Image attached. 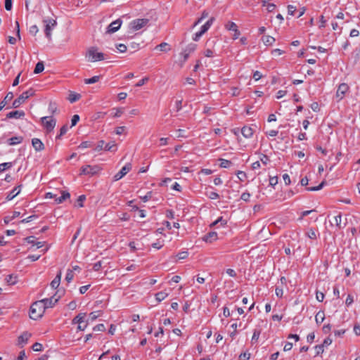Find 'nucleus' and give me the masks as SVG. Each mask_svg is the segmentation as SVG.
Here are the masks:
<instances>
[{
  "label": "nucleus",
  "instance_id": "338daca9",
  "mask_svg": "<svg viewBox=\"0 0 360 360\" xmlns=\"http://www.w3.org/2000/svg\"><path fill=\"white\" fill-rule=\"evenodd\" d=\"M99 311H93L89 314V319L91 321H95L99 316L100 314H98Z\"/></svg>",
  "mask_w": 360,
  "mask_h": 360
},
{
  "label": "nucleus",
  "instance_id": "09e8293b",
  "mask_svg": "<svg viewBox=\"0 0 360 360\" xmlns=\"http://www.w3.org/2000/svg\"><path fill=\"white\" fill-rule=\"evenodd\" d=\"M188 256V252L187 251H182L179 252L176 255V257L178 259H184Z\"/></svg>",
  "mask_w": 360,
  "mask_h": 360
},
{
  "label": "nucleus",
  "instance_id": "ddd939ff",
  "mask_svg": "<svg viewBox=\"0 0 360 360\" xmlns=\"http://www.w3.org/2000/svg\"><path fill=\"white\" fill-rule=\"evenodd\" d=\"M122 23V20L117 19L116 20L112 22L107 27L106 32L108 34H112L117 32L121 27Z\"/></svg>",
  "mask_w": 360,
  "mask_h": 360
},
{
  "label": "nucleus",
  "instance_id": "c9c22d12",
  "mask_svg": "<svg viewBox=\"0 0 360 360\" xmlns=\"http://www.w3.org/2000/svg\"><path fill=\"white\" fill-rule=\"evenodd\" d=\"M100 78H101V76L96 75V76L92 77L91 78L85 79L84 83L86 84H94V83L98 82Z\"/></svg>",
  "mask_w": 360,
  "mask_h": 360
},
{
  "label": "nucleus",
  "instance_id": "412c9836",
  "mask_svg": "<svg viewBox=\"0 0 360 360\" xmlns=\"http://www.w3.org/2000/svg\"><path fill=\"white\" fill-rule=\"evenodd\" d=\"M214 21V18H210L200 28V32L204 34L212 26Z\"/></svg>",
  "mask_w": 360,
  "mask_h": 360
},
{
  "label": "nucleus",
  "instance_id": "052dcab7",
  "mask_svg": "<svg viewBox=\"0 0 360 360\" xmlns=\"http://www.w3.org/2000/svg\"><path fill=\"white\" fill-rule=\"evenodd\" d=\"M277 184H278V177L277 176H270L269 185L274 187Z\"/></svg>",
  "mask_w": 360,
  "mask_h": 360
},
{
  "label": "nucleus",
  "instance_id": "2eb2a0df",
  "mask_svg": "<svg viewBox=\"0 0 360 360\" xmlns=\"http://www.w3.org/2000/svg\"><path fill=\"white\" fill-rule=\"evenodd\" d=\"M25 112L22 110H15V111H11V112H8L6 115V118L20 119V118H22L25 116Z\"/></svg>",
  "mask_w": 360,
  "mask_h": 360
},
{
  "label": "nucleus",
  "instance_id": "4be33fe9",
  "mask_svg": "<svg viewBox=\"0 0 360 360\" xmlns=\"http://www.w3.org/2000/svg\"><path fill=\"white\" fill-rule=\"evenodd\" d=\"M61 279V271H60L58 274L56 276L54 279L51 283V286L53 289H56L58 288Z\"/></svg>",
  "mask_w": 360,
  "mask_h": 360
},
{
  "label": "nucleus",
  "instance_id": "a878e982",
  "mask_svg": "<svg viewBox=\"0 0 360 360\" xmlns=\"http://www.w3.org/2000/svg\"><path fill=\"white\" fill-rule=\"evenodd\" d=\"M31 336V334L27 333V332H25L23 333L20 336H19L18 338V344L19 345H21V344H26L28 341V339L30 338Z\"/></svg>",
  "mask_w": 360,
  "mask_h": 360
},
{
  "label": "nucleus",
  "instance_id": "4c0bfd02",
  "mask_svg": "<svg viewBox=\"0 0 360 360\" xmlns=\"http://www.w3.org/2000/svg\"><path fill=\"white\" fill-rule=\"evenodd\" d=\"M205 194L207 198L212 200H216L219 198V195L214 191H207Z\"/></svg>",
  "mask_w": 360,
  "mask_h": 360
},
{
  "label": "nucleus",
  "instance_id": "a211bd4d",
  "mask_svg": "<svg viewBox=\"0 0 360 360\" xmlns=\"http://www.w3.org/2000/svg\"><path fill=\"white\" fill-rule=\"evenodd\" d=\"M217 239V233L214 231L207 233L203 237V240L205 241L206 243H212L213 241L216 240Z\"/></svg>",
  "mask_w": 360,
  "mask_h": 360
},
{
  "label": "nucleus",
  "instance_id": "f257e3e1",
  "mask_svg": "<svg viewBox=\"0 0 360 360\" xmlns=\"http://www.w3.org/2000/svg\"><path fill=\"white\" fill-rule=\"evenodd\" d=\"M45 311L44 307L42 306V302L37 301L34 302L30 309V317L33 320H37L41 318Z\"/></svg>",
  "mask_w": 360,
  "mask_h": 360
},
{
  "label": "nucleus",
  "instance_id": "c756f323",
  "mask_svg": "<svg viewBox=\"0 0 360 360\" xmlns=\"http://www.w3.org/2000/svg\"><path fill=\"white\" fill-rule=\"evenodd\" d=\"M334 222L338 229H342L344 226H342V214L340 213L334 217Z\"/></svg>",
  "mask_w": 360,
  "mask_h": 360
},
{
  "label": "nucleus",
  "instance_id": "aec40b11",
  "mask_svg": "<svg viewBox=\"0 0 360 360\" xmlns=\"http://www.w3.org/2000/svg\"><path fill=\"white\" fill-rule=\"evenodd\" d=\"M70 194L68 191H63L61 192V195L60 197H56L55 201L56 202V203L60 204L62 203L65 200L70 198Z\"/></svg>",
  "mask_w": 360,
  "mask_h": 360
},
{
  "label": "nucleus",
  "instance_id": "39448f33",
  "mask_svg": "<svg viewBox=\"0 0 360 360\" xmlns=\"http://www.w3.org/2000/svg\"><path fill=\"white\" fill-rule=\"evenodd\" d=\"M41 122L46 130L50 132L53 130L56 120L53 116H45L41 118Z\"/></svg>",
  "mask_w": 360,
  "mask_h": 360
},
{
  "label": "nucleus",
  "instance_id": "49530a36",
  "mask_svg": "<svg viewBox=\"0 0 360 360\" xmlns=\"http://www.w3.org/2000/svg\"><path fill=\"white\" fill-rule=\"evenodd\" d=\"M86 199V196L84 195H81L78 197L77 198V206L79 207H84V201Z\"/></svg>",
  "mask_w": 360,
  "mask_h": 360
},
{
  "label": "nucleus",
  "instance_id": "0eeeda50",
  "mask_svg": "<svg viewBox=\"0 0 360 360\" xmlns=\"http://www.w3.org/2000/svg\"><path fill=\"white\" fill-rule=\"evenodd\" d=\"M101 170V168L97 165H86L82 166L80 169V175H90L93 176L97 174Z\"/></svg>",
  "mask_w": 360,
  "mask_h": 360
},
{
  "label": "nucleus",
  "instance_id": "20e7f679",
  "mask_svg": "<svg viewBox=\"0 0 360 360\" xmlns=\"http://www.w3.org/2000/svg\"><path fill=\"white\" fill-rule=\"evenodd\" d=\"M34 94V90L32 88L27 91L23 92L18 98L15 99L13 102V107L15 108H18L22 103H23L27 98L32 96Z\"/></svg>",
  "mask_w": 360,
  "mask_h": 360
},
{
  "label": "nucleus",
  "instance_id": "c03bdc74",
  "mask_svg": "<svg viewBox=\"0 0 360 360\" xmlns=\"http://www.w3.org/2000/svg\"><path fill=\"white\" fill-rule=\"evenodd\" d=\"M73 272L70 269H68L66 275H65V280L67 282L70 283L73 279Z\"/></svg>",
  "mask_w": 360,
  "mask_h": 360
},
{
  "label": "nucleus",
  "instance_id": "e2e57ef3",
  "mask_svg": "<svg viewBox=\"0 0 360 360\" xmlns=\"http://www.w3.org/2000/svg\"><path fill=\"white\" fill-rule=\"evenodd\" d=\"M79 120V116L78 115H73L71 120V127L75 126Z\"/></svg>",
  "mask_w": 360,
  "mask_h": 360
},
{
  "label": "nucleus",
  "instance_id": "e433bc0d",
  "mask_svg": "<svg viewBox=\"0 0 360 360\" xmlns=\"http://www.w3.org/2000/svg\"><path fill=\"white\" fill-rule=\"evenodd\" d=\"M12 166L13 163L10 162L0 164V172H3L6 169H10Z\"/></svg>",
  "mask_w": 360,
  "mask_h": 360
},
{
  "label": "nucleus",
  "instance_id": "37998d69",
  "mask_svg": "<svg viewBox=\"0 0 360 360\" xmlns=\"http://www.w3.org/2000/svg\"><path fill=\"white\" fill-rule=\"evenodd\" d=\"M196 47H197V45L195 44L191 43L186 47L184 51H186V52H188L191 54L196 49Z\"/></svg>",
  "mask_w": 360,
  "mask_h": 360
},
{
  "label": "nucleus",
  "instance_id": "9b49d317",
  "mask_svg": "<svg viewBox=\"0 0 360 360\" xmlns=\"http://www.w3.org/2000/svg\"><path fill=\"white\" fill-rule=\"evenodd\" d=\"M349 87L346 83H342L338 86L335 94L338 101H341L344 98L345 94L349 91Z\"/></svg>",
  "mask_w": 360,
  "mask_h": 360
},
{
  "label": "nucleus",
  "instance_id": "f3484780",
  "mask_svg": "<svg viewBox=\"0 0 360 360\" xmlns=\"http://www.w3.org/2000/svg\"><path fill=\"white\" fill-rule=\"evenodd\" d=\"M253 133H254V130L250 127L244 126L241 129V134L246 139L251 138L252 136V135H253Z\"/></svg>",
  "mask_w": 360,
  "mask_h": 360
},
{
  "label": "nucleus",
  "instance_id": "864d4df0",
  "mask_svg": "<svg viewBox=\"0 0 360 360\" xmlns=\"http://www.w3.org/2000/svg\"><path fill=\"white\" fill-rule=\"evenodd\" d=\"M250 193H248L247 191L243 193L240 195V199L245 202H248L250 200Z\"/></svg>",
  "mask_w": 360,
  "mask_h": 360
},
{
  "label": "nucleus",
  "instance_id": "ea45409f",
  "mask_svg": "<svg viewBox=\"0 0 360 360\" xmlns=\"http://www.w3.org/2000/svg\"><path fill=\"white\" fill-rule=\"evenodd\" d=\"M325 181H322L319 186H313V187H308L307 188V191H319L321 189H322V188L325 185Z\"/></svg>",
  "mask_w": 360,
  "mask_h": 360
},
{
  "label": "nucleus",
  "instance_id": "6e6552de",
  "mask_svg": "<svg viewBox=\"0 0 360 360\" xmlns=\"http://www.w3.org/2000/svg\"><path fill=\"white\" fill-rule=\"evenodd\" d=\"M60 298V295H57V292H56L51 297L44 298L39 301L42 302V306L44 307V309H46L53 307L58 302Z\"/></svg>",
  "mask_w": 360,
  "mask_h": 360
},
{
  "label": "nucleus",
  "instance_id": "603ef678",
  "mask_svg": "<svg viewBox=\"0 0 360 360\" xmlns=\"http://www.w3.org/2000/svg\"><path fill=\"white\" fill-rule=\"evenodd\" d=\"M105 147V142L104 141L101 140L98 142V144L95 148V150L96 151H101L103 149H104Z\"/></svg>",
  "mask_w": 360,
  "mask_h": 360
},
{
  "label": "nucleus",
  "instance_id": "1a4fd4ad",
  "mask_svg": "<svg viewBox=\"0 0 360 360\" xmlns=\"http://www.w3.org/2000/svg\"><path fill=\"white\" fill-rule=\"evenodd\" d=\"M149 20L147 18L136 19L131 22L130 26L131 29L137 31L146 26Z\"/></svg>",
  "mask_w": 360,
  "mask_h": 360
},
{
  "label": "nucleus",
  "instance_id": "dca6fc26",
  "mask_svg": "<svg viewBox=\"0 0 360 360\" xmlns=\"http://www.w3.org/2000/svg\"><path fill=\"white\" fill-rule=\"evenodd\" d=\"M25 240L27 243L32 244L34 246H36L37 248H41L44 246V242L41 241H35V237L34 236H28L25 238Z\"/></svg>",
  "mask_w": 360,
  "mask_h": 360
},
{
  "label": "nucleus",
  "instance_id": "f03ea898",
  "mask_svg": "<svg viewBox=\"0 0 360 360\" xmlns=\"http://www.w3.org/2000/svg\"><path fill=\"white\" fill-rule=\"evenodd\" d=\"M86 58L89 62H96L103 60L105 59L104 54L98 51L96 47H91L86 53Z\"/></svg>",
  "mask_w": 360,
  "mask_h": 360
},
{
  "label": "nucleus",
  "instance_id": "f704fd0d",
  "mask_svg": "<svg viewBox=\"0 0 360 360\" xmlns=\"http://www.w3.org/2000/svg\"><path fill=\"white\" fill-rule=\"evenodd\" d=\"M262 41L266 45H271L275 41V39L273 37L266 35L262 37Z\"/></svg>",
  "mask_w": 360,
  "mask_h": 360
},
{
  "label": "nucleus",
  "instance_id": "cd10ccee",
  "mask_svg": "<svg viewBox=\"0 0 360 360\" xmlns=\"http://www.w3.org/2000/svg\"><path fill=\"white\" fill-rule=\"evenodd\" d=\"M325 319V314L323 311H319L315 316V321L317 324H321Z\"/></svg>",
  "mask_w": 360,
  "mask_h": 360
},
{
  "label": "nucleus",
  "instance_id": "6ab92c4d",
  "mask_svg": "<svg viewBox=\"0 0 360 360\" xmlns=\"http://www.w3.org/2000/svg\"><path fill=\"white\" fill-rule=\"evenodd\" d=\"M22 185H19L15 186L6 196L7 200H13L16 195H18L20 192V188Z\"/></svg>",
  "mask_w": 360,
  "mask_h": 360
},
{
  "label": "nucleus",
  "instance_id": "680f3d73",
  "mask_svg": "<svg viewBox=\"0 0 360 360\" xmlns=\"http://www.w3.org/2000/svg\"><path fill=\"white\" fill-rule=\"evenodd\" d=\"M93 330L94 331H104L105 330V327L103 323H100L94 326Z\"/></svg>",
  "mask_w": 360,
  "mask_h": 360
},
{
  "label": "nucleus",
  "instance_id": "7c9ffc66",
  "mask_svg": "<svg viewBox=\"0 0 360 360\" xmlns=\"http://www.w3.org/2000/svg\"><path fill=\"white\" fill-rule=\"evenodd\" d=\"M81 98V95L77 93L72 92L70 94L68 100L70 103H75Z\"/></svg>",
  "mask_w": 360,
  "mask_h": 360
},
{
  "label": "nucleus",
  "instance_id": "13d9d810",
  "mask_svg": "<svg viewBox=\"0 0 360 360\" xmlns=\"http://www.w3.org/2000/svg\"><path fill=\"white\" fill-rule=\"evenodd\" d=\"M141 199L144 202H147L151 198H152V192L151 191H148L146 195L144 196H141L140 197Z\"/></svg>",
  "mask_w": 360,
  "mask_h": 360
},
{
  "label": "nucleus",
  "instance_id": "3c124183",
  "mask_svg": "<svg viewBox=\"0 0 360 360\" xmlns=\"http://www.w3.org/2000/svg\"><path fill=\"white\" fill-rule=\"evenodd\" d=\"M68 130V126L65 124V125H63L60 129V134L58 136H56L57 139H59L60 136H63L64 134H65L67 133Z\"/></svg>",
  "mask_w": 360,
  "mask_h": 360
},
{
  "label": "nucleus",
  "instance_id": "a19ab883",
  "mask_svg": "<svg viewBox=\"0 0 360 360\" xmlns=\"http://www.w3.org/2000/svg\"><path fill=\"white\" fill-rule=\"evenodd\" d=\"M306 236L311 239H316V232L314 229H309L307 231Z\"/></svg>",
  "mask_w": 360,
  "mask_h": 360
},
{
  "label": "nucleus",
  "instance_id": "f8f14e48",
  "mask_svg": "<svg viewBox=\"0 0 360 360\" xmlns=\"http://www.w3.org/2000/svg\"><path fill=\"white\" fill-rule=\"evenodd\" d=\"M225 28L229 31H232L234 32V34L233 35V39H237L239 37V36L240 35V32L238 29L237 25L233 22H231V21L228 22L225 25Z\"/></svg>",
  "mask_w": 360,
  "mask_h": 360
},
{
  "label": "nucleus",
  "instance_id": "de8ad7c7",
  "mask_svg": "<svg viewBox=\"0 0 360 360\" xmlns=\"http://www.w3.org/2000/svg\"><path fill=\"white\" fill-rule=\"evenodd\" d=\"M314 349L316 350V355H319V354H322L324 351L323 345H322L321 344L316 345L314 347Z\"/></svg>",
  "mask_w": 360,
  "mask_h": 360
},
{
  "label": "nucleus",
  "instance_id": "72a5a7b5",
  "mask_svg": "<svg viewBox=\"0 0 360 360\" xmlns=\"http://www.w3.org/2000/svg\"><path fill=\"white\" fill-rule=\"evenodd\" d=\"M44 70V63L42 61H39L37 63L34 70V72L35 74H39V73L43 72Z\"/></svg>",
  "mask_w": 360,
  "mask_h": 360
},
{
  "label": "nucleus",
  "instance_id": "a18cd8bd",
  "mask_svg": "<svg viewBox=\"0 0 360 360\" xmlns=\"http://www.w3.org/2000/svg\"><path fill=\"white\" fill-rule=\"evenodd\" d=\"M114 148H116L115 142L108 143L105 145L104 150L107 151H111L113 150Z\"/></svg>",
  "mask_w": 360,
  "mask_h": 360
},
{
  "label": "nucleus",
  "instance_id": "4468645a",
  "mask_svg": "<svg viewBox=\"0 0 360 360\" xmlns=\"http://www.w3.org/2000/svg\"><path fill=\"white\" fill-rule=\"evenodd\" d=\"M32 145L34 150L37 152L42 151L44 149V144L42 141L37 138H34L32 139Z\"/></svg>",
  "mask_w": 360,
  "mask_h": 360
},
{
  "label": "nucleus",
  "instance_id": "473e14b6",
  "mask_svg": "<svg viewBox=\"0 0 360 360\" xmlns=\"http://www.w3.org/2000/svg\"><path fill=\"white\" fill-rule=\"evenodd\" d=\"M6 281L9 285H15L17 283V276L13 274L8 275L6 278Z\"/></svg>",
  "mask_w": 360,
  "mask_h": 360
},
{
  "label": "nucleus",
  "instance_id": "b1692460",
  "mask_svg": "<svg viewBox=\"0 0 360 360\" xmlns=\"http://www.w3.org/2000/svg\"><path fill=\"white\" fill-rule=\"evenodd\" d=\"M23 137L22 136H13L8 139V143L10 146H14L16 144H20L22 142Z\"/></svg>",
  "mask_w": 360,
  "mask_h": 360
},
{
  "label": "nucleus",
  "instance_id": "393cba45",
  "mask_svg": "<svg viewBox=\"0 0 360 360\" xmlns=\"http://www.w3.org/2000/svg\"><path fill=\"white\" fill-rule=\"evenodd\" d=\"M13 98V94L12 92H8L4 99L0 103V111L3 109V108L5 107V105H6V103L10 101L11 100H12V98Z\"/></svg>",
  "mask_w": 360,
  "mask_h": 360
},
{
  "label": "nucleus",
  "instance_id": "58836bf2",
  "mask_svg": "<svg viewBox=\"0 0 360 360\" xmlns=\"http://www.w3.org/2000/svg\"><path fill=\"white\" fill-rule=\"evenodd\" d=\"M227 223V221L224 219L222 217H219L216 221H214L211 226H215L218 224H220L221 226H224Z\"/></svg>",
  "mask_w": 360,
  "mask_h": 360
},
{
  "label": "nucleus",
  "instance_id": "bf43d9fd",
  "mask_svg": "<svg viewBox=\"0 0 360 360\" xmlns=\"http://www.w3.org/2000/svg\"><path fill=\"white\" fill-rule=\"evenodd\" d=\"M297 8L295 6L292 5H288V13L290 15H293L295 14V12L296 11Z\"/></svg>",
  "mask_w": 360,
  "mask_h": 360
},
{
  "label": "nucleus",
  "instance_id": "0e129e2a",
  "mask_svg": "<svg viewBox=\"0 0 360 360\" xmlns=\"http://www.w3.org/2000/svg\"><path fill=\"white\" fill-rule=\"evenodd\" d=\"M117 49L120 53H124L127 51V46L124 44H119L117 45Z\"/></svg>",
  "mask_w": 360,
  "mask_h": 360
},
{
  "label": "nucleus",
  "instance_id": "c85d7f7f",
  "mask_svg": "<svg viewBox=\"0 0 360 360\" xmlns=\"http://www.w3.org/2000/svg\"><path fill=\"white\" fill-rule=\"evenodd\" d=\"M155 296L156 300L158 302H160L164 300L168 296V293L166 292L165 291H161V292H157Z\"/></svg>",
  "mask_w": 360,
  "mask_h": 360
},
{
  "label": "nucleus",
  "instance_id": "423d86ee",
  "mask_svg": "<svg viewBox=\"0 0 360 360\" xmlns=\"http://www.w3.org/2000/svg\"><path fill=\"white\" fill-rule=\"evenodd\" d=\"M43 22L45 25V35L48 39H51V30L56 26V20L52 18L44 19Z\"/></svg>",
  "mask_w": 360,
  "mask_h": 360
},
{
  "label": "nucleus",
  "instance_id": "6e6d98bb",
  "mask_svg": "<svg viewBox=\"0 0 360 360\" xmlns=\"http://www.w3.org/2000/svg\"><path fill=\"white\" fill-rule=\"evenodd\" d=\"M56 110H57L56 105L53 103H50L49 105V111L51 114H53L56 112Z\"/></svg>",
  "mask_w": 360,
  "mask_h": 360
},
{
  "label": "nucleus",
  "instance_id": "5701e85b",
  "mask_svg": "<svg viewBox=\"0 0 360 360\" xmlns=\"http://www.w3.org/2000/svg\"><path fill=\"white\" fill-rule=\"evenodd\" d=\"M86 317L85 313H79L77 315L72 321V324H79L84 322V319Z\"/></svg>",
  "mask_w": 360,
  "mask_h": 360
},
{
  "label": "nucleus",
  "instance_id": "5fc2aeb1",
  "mask_svg": "<svg viewBox=\"0 0 360 360\" xmlns=\"http://www.w3.org/2000/svg\"><path fill=\"white\" fill-rule=\"evenodd\" d=\"M260 161L263 165H266L270 161L269 157L266 155L262 154L260 157Z\"/></svg>",
  "mask_w": 360,
  "mask_h": 360
},
{
  "label": "nucleus",
  "instance_id": "2f4dec72",
  "mask_svg": "<svg viewBox=\"0 0 360 360\" xmlns=\"http://www.w3.org/2000/svg\"><path fill=\"white\" fill-rule=\"evenodd\" d=\"M260 334H261V330H259V329L254 330L253 335H252V340H251L252 344H255L256 342H257Z\"/></svg>",
  "mask_w": 360,
  "mask_h": 360
},
{
  "label": "nucleus",
  "instance_id": "9d476101",
  "mask_svg": "<svg viewBox=\"0 0 360 360\" xmlns=\"http://www.w3.org/2000/svg\"><path fill=\"white\" fill-rule=\"evenodd\" d=\"M132 165L131 163H127L120 172L115 174L113 176V181H117L124 176L128 172L131 171Z\"/></svg>",
  "mask_w": 360,
  "mask_h": 360
},
{
  "label": "nucleus",
  "instance_id": "4d7b16f0",
  "mask_svg": "<svg viewBox=\"0 0 360 360\" xmlns=\"http://www.w3.org/2000/svg\"><path fill=\"white\" fill-rule=\"evenodd\" d=\"M42 348H43V346L41 344L39 343V342H35L33 345H32V349L34 351H36V352H39V351H41L42 350Z\"/></svg>",
  "mask_w": 360,
  "mask_h": 360
},
{
  "label": "nucleus",
  "instance_id": "774afa93",
  "mask_svg": "<svg viewBox=\"0 0 360 360\" xmlns=\"http://www.w3.org/2000/svg\"><path fill=\"white\" fill-rule=\"evenodd\" d=\"M38 31H39L38 27L35 25H32L30 27V33L33 35H36V34L38 32Z\"/></svg>",
  "mask_w": 360,
  "mask_h": 360
},
{
  "label": "nucleus",
  "instance_id": "7ed1b4c3",
  "mask_svg": "<svg viewBox=\"0 0 360 360\" xmlns=\"http://www.w3.org/2000/svg\"><path fill=\"white\" fill-rule=\"evenodd\" d=\"M217 42L216 37L210 38L205 43V49L203 51V54L205 57L212 58L216 56L214 47Z\"/></svg>",
  "mask_w": 360,
  "mask_h": 360
},
{
  "label": "nucleus",
  "instance_id": "79ce46f5",
  "mask_svg": "<svg viewBox=\"0 0 360 360\" xmlns=\"http://www.w3.org/2000/svg\"><path fill=\"white\" fill-rule=\"evenodd\" d=\"M220 167L222 168H228L232 164L230 160L225 159H220Z\"/></svg>",
  "mask_w": 360,
  "mask_h": 360
},
{
  "label": "nucleus",
  "instance_id": "bb28decb",
  "mask_svg": "<svg viewBox=\"0 0 360 360\" xmlns=\"http://www.w3.org/2000/svg\"><path fill=\"white\" fill-rule=\"evenodd\" d=\"M155 50H159L162 52H167L171 50L170 46L166 43L162 42L159 45L156 46L155 48Z\"/></svg>",
  "mask_w": 360,
  "mask_h": 360
},
{
  "label": "nucleus",
  "instance_id": "8fccbe9b",
  "mask_svg": "<svg viewBox=\"0 0 360 360\" xmlns=\"http://www.w3.org/2000/svg\"><path fill=\"white\" fill-rule=\"evenodd\" d=\"M149 80V77H143V79H141V80H139L136 84V86L137 87H140L143 85H144L146 82H148Z\"/></svg>",
  "mask_w": 360,
  "mask_h": 360
},
{
  "label": "nucleus",
  "instance_id": "69168bd1",
  "mask_svg": "<svg viewBox=\"0 0 360 360\" xmlns=\"http://www.w3.org/2000/svg\"><path fill=\"white\" fill-rule=\"evenodd\" d=\"M324 297H325V295H324V294L323 292L316 291V299L319 302H323Z\"/></svg>",
  "mask_w": 360,
  "mask_h": 360
}]
</instances>
